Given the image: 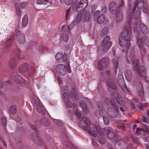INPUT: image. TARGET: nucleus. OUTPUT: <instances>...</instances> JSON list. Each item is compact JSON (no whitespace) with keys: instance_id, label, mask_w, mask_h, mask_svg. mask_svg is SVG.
<instances>
[{"instance_id":"33","label":"nucleus","mask_w":149,"mask_h":149,"mask_svg":"<svg viewBox=\"0 0 149 149\" xmlns=\"http://www.w3.org/2000/svg\"><path fill=\"white\" fill-rule=\"evenodd\" d=\"M64 144L67 147H69L74 149H76L77 148L76 146L73 145L72 143L68 141H65Z\"/></svg>"},{"instance_id":"46","label":"nucleus","mask_w":149,"mask_h":149,"mask_svg":"<svg viewBox=\"0 0 149 149\" xmlns=\"http://www.w3.org/2000/svg\"><path fill=\"white\" fill-rule=\"evenodd\" d=\"M112 62L115 67V70H116L118 64V61L116 59H113L112 60Z\"/></svg>"},{"instance_id":"35","label":"nucleus","mask_w":149,"mask_h":149,"mask_svg":"<svg viewBox=\"0 0 149 149\" xmlns=\"http://www.w3.org/2000/svg\"><path fill=\"white\" fill-rule=\"evenodd\" d=\"M117 6V4L116 2L113 1L111 2L109 6L110 11L111 12L115 10Z\"/></svg>"},{"instance_id":"56","label":"nucleus","mask_w":149,"mask_h":149,"mask_svg":"<svg viewBox=\"0 0 149 149\" xmlns=\"http://www.w3.org/2000/svg\"><path fill=\"white\" fill-rule=\"evenodd\" d=\"M73 1V0H65V3L66 5H69L72 4Z\"/></svg>"},{"instance_id":"17","label":"nucleus","mask_w":149,"mask_h":149,"mask_svg":"<svg viewBox=\"0 0 149 149\" xmlns=\"http://www.w3.org/2000/svg\"><path fill=\"white\" fill-rule=\"evenodd\" d=\"M136 72L140 77L144 78L146 77V72L144 66H141L139 68L136 70Z\"/></svg>"},{"instance_id":"25","label":"nucleus","mask_w":149,"mask_h":149,"mask_svg":"<svg viewBox=\"0 0 149 149\" xmlns=\"http://www.w3.org/2000/svg\"><path fill=\"white\" fill-rule=\"evenodd\" d=\"M132 64L134 70H137L139 68V61L138 59H135L132 61Z\"/></svg>"},{"instance_id":"54","label":"nucleus","mask_w":149,"mask_h":149,"mask_svg":"<svg viewBox=\"0 0 149 149\" xmlns=\"http://www.w3.org/2000/svg\"><path fill=\"white\" fill-rule=\"evenodd\" d=\"M134 102V101H132L131 102V107L133 109H135L136 107V103L135 102Z\"/></svg>"},{"instance_id":"10","label":"nucleus","mask_w":149,"mask_h":149,"mask_svg":"<svg viewBox=\"0 0 149 149\" xmlns=\"http://www.w3.org/2000/svg\"><path fill=\"white\" fill-rule=\"evenodd\" d=\"M79 125V127L82 130H86L87 129V126L90 125V123L86 117L83 116Z\"/></svg>"},{"instance_id":"7","label":"nucleus","mask_w":149,"mask_h":149,"mask_svg":"<svg viewBox=\"0 0 149 149\" xmlns=\"http://www.w3.org/2000/svg\"><path fill=\"white\" fill-rule=\"evenodd\" d=\"M109 63V59L108 57H104L100 60L98 63V69L102 71L108 66Z\"/></svg>"},{"instance_id":"42","label":"nucleus","mask_w":149,"mask_h":149,"mask_svg":"<svg viewBox=\"0 0 149 149\" xmlns=\"http://www.w3.org/2000/svg\"><path fill=\"white\" fill-rule=\"evenodd\" d=\"M16 7V13L18 16H20L21 14V11L19 8V6L17 3L15 4Z\"/></svg>"},{"instance_id":"9","label":"nucleus","mask_w":149,"mask_h":149,"mask_svg":"<svg viewBox=\"0 0 149 149\" xmlns=\"http://www.w3.org/2000/svg\"><path fill=\"white\" fill-rule=\"evenodd\" d=\"M66 28V27L64 26L62 27L61 29L62 31L60 36L61 40H63L65 42H68L69 38L68 32Z\"/></svg>"},{"instance_id":"64","label":"nucleus","mask_w":149,"mask_h":149,"mask_svg":"<svg viewBox=\"0 0 149 149\" xmlns=\"http://www.w3.org/2000/svg\"><path fill=\"white\" fill-rule=\"evenodd\" d=\"M139 94L141 96H143L144 95V92L143 89L139 91Z\"/></svg>"},{"instance_id":"37","label":"nucleus","mask_w":149,"mask_h":149,"mask_svg":"<svg viewBox=\"0 0 149 149\" xmlns=\"http://www.w3.org/2000/svg\"><path fill=\"white\" fill-rule=\"evenodd\" d=\"M109 29L108 27H104L101 32V36L102 37L104 36L108 33L109 31Z\"/></svg>"},{"instance_id":"61","label":"nucleus","mask_w":149,"mask_h":149,"mask_svg":"<svg viewBox=\"0 0 149 149\" xmlns=\"http://www.w3.org/2000/svg\"><path fill=\"white\" fill-rule=\"evenodd\" d=\"M94 127L96 130H101V128L99 125H95L94 126Z\"/></svg>"},{"instance_id":"60","label":"nucleus","mask_w":149,"mask_h":149,"mask_svg":"<svg viewBox=\"0 0 149 149\" xmlns=\"http://www.w3.org/2000/svg\"><path fill=\"white\" fill-rule=\"evenodd\" d=\"M143 12L146 13H148V10L147 7L146 6L143 7Z\"/></svg>"},{"instance_id":"39","label":"nucleus","mask_w":149,"mask_h":149,"mask_svg":"<svg viewBox=\"0 0 149 149\" xmlns=\"http://www.w3.org/2000/svg\"><path fill=\"white\" fill-rule=\"evenodd\" d=\"M88 134L94 137H96L99 135V131H87Z\"/></svg>"},{"instance_id":"13","label":"nucleus","mask_w":149,"mask_h":149,"mask_svg":"<svg viewBox=\"0 0 149 149\" xmlns=\"http://www.w3.org/2000/svg\"><path fill=\"white\" fill-rule=\"evenodd\" d=\"M35 105L38 113L43 115L45 114V111L44 107L38 101H35Z\"/></svg>"},{"instance_id":"49","label":"nucleus","mask_w":149,"mask_h":149,"mask_svg":"<svg viewBox=\"0 0 149 149\" xmlns=\"http://www.w3.org/2000/svg\"><path fill=\"white\" fill-rule=\"evenodd\" d=\"M113 138L116 142H118L122 140L121 137L117 135L116 134Z\"/></svg>"},{"instance_id":"4","label":"nucleus","mask_w":149,"mask_h":149,"mask_svg":"<svg viewBox=\"0 0 149 149\" xmlns=\"http://www.w3.org/2000/svg\"><path fill=\"white\" fill-rule=\"evenodd\" d=\"M131 24V19H130L129 21L128 22V26H126L125 29L122 32L119 38V39L121 40L123 38L127 40H130V36L132 34V30L130 25Z\"/></svg>"},{"instance_id":"2","label":"nucleus","mask_w":149,"mask_h":149,"mask_svg":"<svg viewBox=\"0 0 149 149\" xmlns=\"http://www.w3.org/2000/svg\"><path fill=\"white\" fill-rule=\"evenodd\" d=\"M70 97L72 99H74L76 100H77L79 99V96L77 93L75 88H72L71 92L69 93V95H68V93L66 92L64 93L63 95L64 100L65 101H66L67 106L69 107H71L72 106V104L68 100Z\"/></svg>"},{"instance_id":"18","label":"nucleus","mask_w":149,"mask_h":149,"mask_svg":"<svg viewBox=\"0 0 149 149\" xmlns=\"http://www.w3.org/2000/svg\"><path fill=\"white\" fill-rule=\"evenodd\" d=\"M98 109L96 110L95 112L96 116L98 117H100L103 113V108L102 103L99 102L97 103Z\"/></svg>"},{"instance_id":"43","label":"nucleus","mask_w":149,"mask_h":149,"mask_svg":"<svg viewBox=\"0 0 149 149\" xmlns=\"http://www.w3.org/2000/svg\"><path fill=\"white\" fill-rule=\"evenodd\" d=\"M63 56V54L60 52L57 53L55 55V58L57 60H59Z\"/></svg>"},{"instance_id":"22","label":"nucleus","mask_w":149,"mask_h":149,"mask_svg":"<svg viewBox=\"0 0 149 149\" xmlns=\"http://www.w3.org/2000/svg\"><path fill=\"white\" fill-rule=\"evenodd\" d=\"M29 68V66L26 63L23 64L18 68V70L21 72H24L27 71Z\"/></svg>"},{"instance_id":"51","label":"nucleus","mask_w":149,"mask_h":149,"mask_svg":"<svg viewBox=\"0 0 149 149\" xmlns=\"http://www.w3.org/2000/svg\"><path fill=\"white\" fill-rule=\"evenodd\" d=\"M54 122L58 126H61L62 125V123L60 120H54Z\"/></svg>"},{"instance_id":"3","label":"nucleus","mask_w":149,"mask_h":149,"mask_svg":"<svg viewBox=\"0 0 149 149\" xmlns=\"http://www.w3.org/2000/svg\"><path fill=\"white\" fill-rule=\"evenodd\" d=\"M111 105L112 107H109L107 110V113L110 117L114 118H116L118 115V111H119L118 107L115 103V101L112 99L109 100Z\"/></svg>"},{"instance_id":"27","label":"nucleus","mask_w":149,"mask_h":149,"mask_svg":"<svg viewBox=\"0 0 149 149\" xmlns=\"http://www.w3.org/2000/svg\"><path fill=\"white\" fill-rule=\"evenodd\" d=\"M140 27L142 32L146 34L148 33V30L146 26L141 23L140 24Z\"/></svg>"},{"instance_id":"15","label":"nucleus","mask_w":149,"mask_h":149,"mask_svg":"<svg viewBox=\"0 0 149 149\" xmlns=\"http://www.w3.org/2000/svg\"><path fill=\"white\" fill-rule=\"evenodd\" d=\"M14 79L16 83L21 85H26L27 84V82L19 75H15L14 77Z\"/></svg>"},{"instance_id":"30","label":"nucleus","mask_w":149,"mask_h":149,"mask_svg":"<svg viewBox=\"0 0 149 149\" xmlns=\"http://www.w3.org/2000/svg\"><path fill=\"white\" fill-rule=\"evenodd\" d=\"M115 97L118 103L121 106H124L125 104V101L120 96L116 95Z\"/></svg>"},{"instance_id":"58","label":"nucleus","mask_w":149,"mask_h":149,"mask_svg":"<svg viewBox=\"0 0 149 149\" xmlns=\"http://www.w3.org/2000/svg\"><path fill=\"white\" fill-rule=\"evenodd\" d=\"M107 10V8L105 6H102L101 10V12L103 13H105Z\"/></svg>"},{"instance_id":"36","label":"nucleus","mask_w":149,"mask_h":149,"mask_svg":"<svg viewBox=\"0 0 149 149\" xmlns=\"http://www.w3.org/2000/svg\"><path fill=\"white\" fill-rule=\"evenodd\" d=\"M116 135V133L115 132L112 131H108L107 136V137L109 139H111L114 138Z\"/></svg>"},{"instance_id":"47","label":"nucleus","mask_w":149,"mask_h":149,"mask_svg":"<svg viewBox=\"0 0 149 149\" xmlns=\"http://www.w3.org/2000/svg\"><path fill=\"white\" fill-rule=\"evenodd\" d=\"M70 8L67 10L66 12V19L68 20L69 19L70 17Z\"/></svg>"},{"instance_id":"19","label":"nucleus","mask_w":149,"mask_h":149,"mask_svg":"<svg viewBox=\"0 0 149 149\" xmlns=\"http://www.w3.org/2000/svg\"><path fill=\"white\" fill-rule=\"evenodd\" d=\"M116 20L117 22L119 23L123 20V13L120 9H117L116 10Z\"/></svg>"},{"instance_id":"11","label":"nucleus","mask_w":149,"mask_h":149,"mask_svg":"<svg viewBox=\"0 0 149 149\" xmlns=\"http://www.w3.org/2000/svg\"><path fill=\"white\" fill-rule=\"evenodd\" d=\"M130 40H127L123 38L121 40L119 39V44L122 47L124 48V50L127 51L129 47H130L131 44L130 42Z\"/></svg>"},{"instance_id":"16","label":"nucleus","mask_w":149,"mask_h":149,"mask_svg":"<svg viewBox=\"0 0 149 149\" xmlns=\"http://www.w3.org/2000/svg\"><path fill=\"white\" fill-rule=\"evenodd\" d=\"M56 69L62 76L65 75L66 73V70L65 65L62 64H58L56 66Z\"/></svg>"},{"instance_id":"23","label":"nucleus","mask_w":149,"mask_h":149,"mask_svg":"<svg viewBox=\"0 0 149 149\" xmlns=\"http://www.w3.org/2000/svg\"><path fill=\"white\" fill-rule=\"evenodd\" d=\"M141 40H137V44L141 52V53H145L146 52V50L143 44L141 43Z\"/></svg>"},{"instance_id":"53","label":"nucleus","mask_w":149,"mask_h":149,"mask_svg":"<svg viewBox=\"0 0 149 149\" xmlns=\"http://www.w3.org/2000/svg\"><path fill=\"white\" fill-rule=\"evenodd\" d=\"M1 120V123L2 125L4 126L6 125V118L4 117H2Z\"/></svg>"},{"instance_id":"12","label":"nucleus","mask_w":149,"mask_h":149,"mask_svg":"<svg viewBox=\"0 0 149 149\" xmlns=\"http://www.w3.org/2000/svg\"><path fill=\"white\" fill-rule=\"evenodd\" d=\"M100 11L99 10H96L94 13V17L95 19H97V21L98 24H101L104 21L105 15L101 14H99Z\"/></svg>"},{"instance_id":"20","label":"nucleus","mask_w":149,"mask_h":149,"mask_svg":"<svg viewBox=\"0 0 149 149\" xmlns=\"http://www.w3.org/2000/svg\"><path fill=\"white\" fill-rule=\"evenodd\" d=\"M98 140L99 142L102 145H103L105 142L106 140L103 136L104 135L103 131H99Z\"/></svg>"},{"instance_id":"8","label":"nucleus","mask_w":149,"mask_h":149,"mask_svg":"<svg viewBox=\"0 0 149 149\" xmlns=\"http://www.w3.org/2000/svg\"><path fill=\"white\" fill-rule=\"evenodd\" d=\"M30 137L32 140L38 146H41L42 144V142L40 137L34 132H32L30 134Z\"/></svg>"},{"instance_id":"14","label":"nucleus","mask_w":149,"mask_h":149,"mask_svg":"<svg viewBox=\"0 0 149 149\" xmlns=\"http://www.w3.org/2000/svg\"><path fill=\"white\" fill-rule=\"evenodd\" d=\"M17 41L21 44L24 43L26 41L24 35L19 31H16Z\"/></svg>"},{"instance_id":"24","label":"nucleus","mask_w":149,"mask_h":149,"mask_svg":"<svg viewBox=\"0 0 149 149\" xmlns=\"http://www.w3.org/2000/svg\"><path fill=\"white\" fill-rule=\"evenodd\" d=\"M126 79L129 81H130L132 78V75L130 70H126L125 72Z\"/></svg>"},{"instance_id":"59","label":"nucleus","mask_w":149,"mask_h":149,"mask_svg":"<svg viewBox=\"0 0 149 149\" xmlns=\"http://www.w3.org/2000/svg\"><path fill=\"white\" fill-rule=\"evenodd\" d=\"M146 106L145 105L142 104L141 103L139 104V108L141 110H142L145 109Z\"/></svg>"},{"instance_id":"32","label":"nucleus","mask_w":149,"mask_h":149,"mask_svg":"<svg viewBox=\"0 0 149 149\" xmlns=\"http://www.w3.org/2000/svg\"><path fill=\"white\" fill-rule=\"evenodd\" d=\"M136 135H141L146 136V135H149V131H136Z\"/></svg>"},{"instance_id":"40","label":"nucleus","mask_w":149,"mask_h":149,"mask_svg":"<svg viewBox=\"0 0 149 149\" xmlns=\"http://www.w3.org/2000/svg\"><path fill=\"white\" fill-rule=\"evenodd\" d=\"M28 21V18L27 16L25 15L23 18L22 25L24 26H26Z\"/></svg>"},{"instance_id":"41","label":"nucleus","mask_w":149,"mask_h":149,"mask_svg":"<svg viewBox=\"0 0 149 149\" xmlns=\"http://www.w3.org/2000/svg\"><path fill=\"white\" fill-rule=\"evenodd\" d=\"M76 114L77 116L79 118V120H81V118H83V116L81 112L78 109H77L76 110Z\"/></svg>"},{"instance_id":"63","label":"nucleus","mask_w":149,"mask_h":149,"mask_svg":"<svg viewBox=\"0 0 149 149\" xmlns=\"http://www.w3.org/2000/svg\"><path fill=\"white\" fill-rule=\"evenodd\" d=\"M26 6V3L24 2H22L20 3V7L22 8H24Z\"/></svg>"},{"instance_id":"26","label":"nucleus","mask_w":149,"mask_h":149,"mask_svg":"<svg viewBox=\"0 0 149 149\" xmlns=\"http://www.w3.org/2000/svg\"><path fill=\"white\" fill-rule=\"evenodd\" d=\"M107 84L109 87L113 89H116V86L113 80L109 78L107 81Z\"/></svg>"},{"instance_id":"28","label":"nucleus","mask_w":149,"mask_h":149,"mask_svg":"<svg viewBox=\"0 0 149 149\" xmlns=\"http://www.w3.org/2000/svg\"><path fill=\"white\" fill-rule=\"evenodd\" d=\"M40 123L45 126L48 127L50 125V123L47 118H44L40 120Z\"/></svg>"},{"instance_id":"50","label":"nucleus","mask_w":149,"mask_h":149,"mask_svg":"<svg viewBox=\"0 0 149 149\" xmlns=\"http://www.w3.org/2000/svg\"><path fill=\"white\" fill-rule=\"evenodd\" d=\"M9 65L11 69L13 68L15 66L14 62L12 60H11V61L9 62Z\"/></svg>"},{"instance_id":"1","label":"nucleus","mask_w":149,"mask_h":149,"mask_svg":"<svg viewBox=\"0 0 149 149\" xmlns=\"http://www.w3.org/2000/svg\"><path fill=\"white\" fill-rule=\"evenodd\" d=\"M137 0H129V3L130 5L129 9L130 12L131 13H133V15L136 16L135 18V19H137L139 17L140 14L139 11H136L137 13L136 15H135V10L137 7L138 8L141 9L142 8L144 5V2L143 0H141L138 3V4L136 5Z\"/></svg>"},{"instance_id":"55","label":"nucleus","mask_w":149,"mask_h":149,"mask_svg":"<svg viewBox=\"0 0 149 149\" xmlns=\"http://www.w3.org/2000/svg\"><path fill=\"white\" fill-rule=\"evenodd\" d=\"M103 119L105 124H108L109 123V120L107 117L105 116L103 117Z\"/></svg>"},{"instance_id":"48","label":"nucleus","mask_w":149,"mask_h":149,"mask_svg":"<svg viewBox=\"0 0 149 149\" xmlns=\"http://www.w3.org/2000/svg\"><path fill=\"white\" fill-rule=\"evenodd\" d=\"M123 77L122 74H120L118 75L117 78V81L119 82H123Z\"/></svg>"},{"instance_id":"34","label":"nucleus","mask_w":149,"mask_h":149,"mask_svg":"<svg viewBox=\"0 0 149 149\" xmlns=\"http://www.w3.org/2000/svg\"><path fill=\"white\" fill-rule=\"evenodd\" d=\"M9 111L11 113L15 114L17 112V107L15 105H13L9 107Z\"/></svg>"},{"instance_id":"5","label":"nucleus","mask_w":149,"mask_h":149,"mask_svg":"<svg viewBox=\"0 0 149 149\" xmlns=\"http://www.w3.org/2000/svg\"><path fill=\"white\" fill-rule=\"evenodd\" d=\"M90 18V14L87 13V11L84 10L82 12L78 13L76 19H74L77 23H79L81 20L83 22H87L89 21Z\"/></svg>"},{"instance_id":"38","label":"nucleus","mask_w":149,"mask_h":149,"mask_svg":"<svg viewBox=\"0 0 149 149\" xmlns=\"http://www.w3.org/2000/svg\"><path fill=\"white\" fill-rule=\"evenodd\" d=\"M12 40L11 38H9L7 40L5 43L3 42V45H4L5 48H6L10 46L12 43Z\"/></svg>"},{"instance_id":"21","label":"nucleus","mask_w":149,"mask_h":149,"mask_svg":"<svg viewBox=\"0 0 149 149\" xmlns=\"http://www.w3.org/2000/svg\"><path fill=\"white\" fill-rule=\"evenodd\" d=\"M111 42H108L107 43H102V50L103 52H105L108 50L112 45Z\"/></svg>"},{"instance_id":"45","label":"nucleus","mask_w":149,"mask_h":149,"mask_svg":"<svg viewBox=\"0 0 149 149\" xmlns=\"http://www.w3.org/2000/svg\"><path fill=\"white\" fill-rule=\"evenodd\" d=\"M110 37L109 36H108L104 38L102 43H107L108 42H111L110 41Z\"/></svg>"},{"instance_id":"6","label":"nucleus","mask_w":149,"mask_h":149,"mask_svg":"<svg viewBox=\"0 0 149 149\" xmlns=\"http://www.w3.org/2000/svg\"><path fill=\"white\" fill-rule=\"evenodd\" d=\"M88 3V0H81L79 2V1L76 0L74 2L73 5L76 8L77 11H79L87 6Z\"/></svg>"},{"instance_id":"29","label":"nucleus","mask_w":149,"mask_h":149,"mask_svg":"<svg viewBox=\"0 0 149 149\" xmlns=\"http://www.w3.org/2000/svg\"><path fill=\"white\" fill-rule=\"evenodd\" d=\"M137 40H141V43H143L147 46H148L149 45V39L145 35L143 36L142 39H139Z\"/></svg>"},{"instance_id":"57","label":"nucleus","mask_w":149,"mask_h":149,"mask_svg":"<svg viewBox=\"0 0 149 149\" xmlns=\"http://www.w3.org/2000/svg\"><path fill=\"white\" fill-rule=\"evenodd\" d=\"M14 53L18 56H19L20 54V52L18 48H17L15 49Z\"/></svg>"},{"instance_id":"31","label":"nucleus","mask_w":149,"mask_h":149,"mask_svg":"<svg viewBox=\"0 0 149 149\" xmlns=\"http://www.w3.org/2000/svg\"><path fill=\"white\" fill-rule=\"evenodd\" d=\"M80 104V106L82 107V110L84 112L86 113L88 112V109L86 103L84 102L81 101Z\"/></svg>"},{"instance_id":"62","label":"nucleus","mask_w":149,"mask_h":149,"mask_svg":"<svg viewBox=\"0 0 149 149\" xmlns=\"http://www.w3.org/2000/svg\"><path fill=\"white\" fill-rule=\"evenodd\" d=\"M19 138L15 139V142L18 145H19L21 143V141L20 140V139L19 137Z\"/></svg>"},{"instance_id":"52","label":"nucleus","mask_w":149,"mask_h":149,"mask_svg":"<svg viewBox=\"0 0 149 149\" xmlns=\"http://www.w3.org/2000/svg\"><path fill=\"white\" fill-rule=\"evenodd\" d=\"M92 139V144L93 146L96 147H99V145L98 143L95 141H94L93 138Z\"/></svg>"},{"instance_id":"44","label":"nucleus","mask_w":149,"mask_h":149,"mask_svg":"<svg viewBox=\"0 0 149 149\" xmlns=\"http://www.w3.org/2000/svg\"><path fill=\"white\" fill-rule=\"evenodd\" d=\"M130 138L132 139L134 143H138L139 142V140L137 137H135L133 135H131L130 136Z\"/></svg>"}]
</instances>
